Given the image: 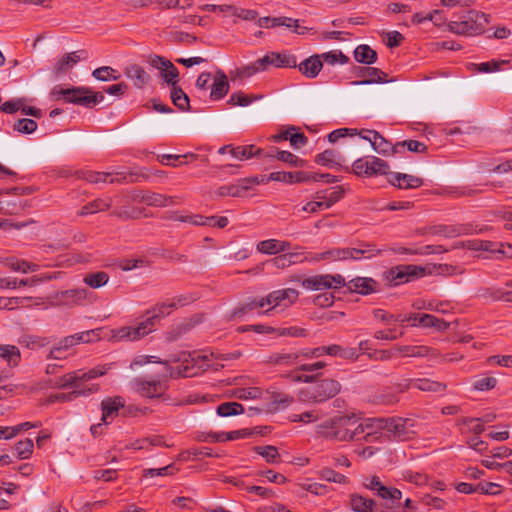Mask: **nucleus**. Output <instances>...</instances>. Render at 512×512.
I'll list each match as a JSON object with an SVG mask.
<instances>
[{"instance_id": "f257e3e1", "label": "nucleus", "mask_w": 512, "mask_h": 512, "mask_svg": "<svg viewBox=\"0 0 512 512\" xmlns=\"http://www.w3.org/2000/svg\"><path fill=\"white\" fill-rule=\"evenodd\" d=\"M207 360H209L208 355H200L196 352H181L177 356H171L170 359L164 361L156 356H145V362L164 365L167 376L174 379L180 377H193L196 376L200 370H208V364H200Z\"/></svg>"}, {"instance_id": "f03ea898", "label": "nucleus", "mask_w": 512, "mask_h": 512, "mask_svg": "<svg viewBox=\"0 0 512 512\" xmlns=\"http://www.w3.org/2000/svg\"><path fill=\"white\" fill-rule=\"evenodd\" d=\"M173 310L169 301L156 303L145 312V319L137 326H124L112 330V338L116 341H137L155 330L160 320Z\"/></svg>"}, {"instance_id": "7ed1b4c3", "label": "nucleus", "mask_w": 512, "mask_h": 512, "mask_svg": "<svg viewBox=\"0 0 512 512\" xmlns=\"http://www.w3.org/2000/svg\"><path fill=\"white\" fill-rule=\"evenodd\" d=\"M318 433L326 439L336 441L360 440L363 433L360 419L354 415H338L318 426Z\"/></svg>"}, {"instance_id": "20e7f679", "label": "nucleus", "mask_w": 512, "mask_h": 512, "mask_svg": "<svg viewBox=\"0 0 512 512\" xmlns=\"http://www.w3.org/2000/svg\"><path fill=\"white\" fill-rule=\"evenodd\" d=\"M447 28L451 33L464 36H474L484 33L485 26L490 22V15L477 11L468 10L462 15L454 14Z\"/></svg>"}, {"instance_id": "39448f33", "label": "nucleus", "mask_w": 512, "mask_h": 512, "mask_svg": "<svg viewBox=\"0 0 512 512\" xmlns=\"http://www.w3.org/2000/svg\"><path fill=\"white\" fill-rule=\"evenodd\" d=\"M373 427L384 428L386 431L401 441L410 439L415 430L413 420L401 417L381 418L371 422Z\"/></svg>"}, {"instance_id": "423d86ee", "label": "nucleus", "mask_w": 512, "mask_h": 512, "mask_svg": "<svg viewBox=\"0 0 512 512\" xmlns=\"http://www.w3.org/2000/svg\"><path fill=\"white\" fill-rule=\"evenodd\" d=\"M340 390L341 384L337 380L326 378L302 390L301 395L304 400L321 403L335 397Z\"/></svg>"}, {"instance_id": "0eeeda50", "label": "nucleus", "mask_w": 512, "mask_h": 512, "mask_svg": "<svg viewBox=\"0 0 512 512\" xmlns=\"http://www.w3.org/2000/svg\"><path fill=\"white\" fill-rule=\"evenodd\" d=\"M267 309L259 312V314L269 315L276 309L284 310L297 302L299 292L294 288H286L274 290L264 296Z\"/></svg>"}, {"instance_id": "6e6552de", "label": "nucleus", "mask_w": 512, "mask_h": 512, "mask_svg": "<svg viewBox=\"0 0 512 512\" xmlns=\"http://www.w3.org/2000/svg\"><path fill=\"white\" fill-rule=\"evenodd\" d=\"M424 273L425 269L421 266L412 264L397 265L384 272V279L391 286H398L413 281L423 276Z\"/></svg>"}, {"instance_id": "1a4fd4ad", "label": "nucleus", "mask_w": 512, "mask_h": 512, "mask_svg": "<svg viewBox=\"0 0 512 512\" xmlns=\"http://www.w3.org/2000/svg\"><path fill=\"white\" fill-rule=\"evenodd\" d=\"M106 372L105 366H97L89 371L76 370L59 377L55 382V386L61 389L78 387V383L103 376Z\"/></svg>"}, {"instance_id": "9d476101", "label": "nucleus", "mask_w": 512, "mask_h": 512, "mask_svg": "<svg viewBox=\"0 0 512 512\" xmlns=\"http://www.w3.org/2000/svg\"><path fill=\"white\" fill-rule=\"evenodd\" d=\"M362 485L365 489L372 491L375 496L392 504L402 498V492L398 488L386 486L377 475L366 477Z\"/></svg>"}, {"instance_id": "9b49d317", "label": "nucleus", "mask_w": 512, "mask_h": 512, "mask_svg": "<svg viewBox=\"0 0 512 512\" xmlns=\"http://www.w3.org/2000/svg\"><path fill=\"white\" fill-rule=\"evenodd\" d=\"M135 390L146 398H160L163 401L169 400V396L165 395L168 385L161 380H146L143 378L134 379Z\"/></svg>"}, {"instance_id": "f8f14e48", "label": "nucleus", "mask_w": 512, "mask_h": 512, "mask_svg": "<svg viewBox=\"0 0 512 512\" xmlns=\"http://www.w3.org/2000/svg\"><path fill=\"white\" fill-rule=\"evenodd\" d=\"M358 135L370 142L374 151L382 155L396 154L400 152V144H392L375 130L362 129Z\"/></svg>"}, {"instance_id": "ddd939ff", "label": "nucleus", "mask_w": 512, "mask_h": 512, "mask_svg": "<svg viewBox=\"0 0 512 512\" xmlns=\"http://www.w3.org/2000/svg\"><path fill=\"white\" fill-rule=\"evenodd\" d=\"M260 66L266 71L270 66L276 68H296V57L289 53L269 52L259 59Z\"/></svg>"}, {"instance_id": "4468645a", "label": "nucleus", "mask_w": 512, "mask_h": 512, "mask_svg": "<svg viewBox=\"0 0 512 512\" xmlns=\"http://www.w3.org/2000/svg\"><path fill=\"white\" fill-rule=\"evenodd\" d=\"M218 153L230 154L233 158L237 160H248L252 157H261L263 154V149L256 148L254 145H244V146H233L231 144L222 146Z\"/></svg>"}, {"instance_id": "2eb2a0df", "label": "nucleus", "mask_w": 512, "mask_h": 512, "mask_svg": "<svg viewBox=\"0 0 512 512\" xmlns=\"http://www.w3.org/2000/svg\"><path fill=\"white\" fill-rule=\"evenodd\" d=\"M356 75L363 80L353 81V85H366L372 83L388 82L387 74L375 67H357Z\"/></svg>"}, {"instance_id": "dca6fc26", "label": "nucleus", "mask_w": 512, "mask_h": 512, "mask_svg": "<svg viewBox=\"0 0 512 512\" xmlns=\"http://www.w3.org/2000/svg\"><path fill=\"white\" fill-rule=\"evenodd\" d=\"M139 199L146 205L153 207H167L176 205L178 203L177 197L175 196H167L164 194L151 191L142 192L141 195L139 196Z\"/></svg>"}, {"instance_id": "f3484780", "label": "nucleus", "mask_w": 512, "mask_h": 512, "mask_svg": "<svg viewBox=\"0 0 512 512\" xmlns=\"http://www.w3.org/2000/svg\"><path fill=\"white\" fill-rule=\"evenodd\" d=\"M266 307L264 297H249L244 303L237 306L230 314L227 315V320L231 321L236 317H242L253 310L263 309Z\"/></svg>"}, {"instance_id": "a211bd4d", "label": "nucleus", "mask_w": 512, "mask_h": 512, "mask_svg": "<svg viewBox=\"0 0 512 512\" xmlns=\"http://www.w3.org/2000/svg\"><path fill=\"white\" fill-rule=\"evenodd\" d=\"M413 326H421L424 328H434L436 331H446L450 324L444 319H440L431 314L415 313Z\"/></svg>"}, {"instance_id": "6ab92c4d", "label": "nucleus", "mask_w": 512, "mask_h": 512, "mask_svg": "<svg viewBox=\"0 0 512 512\" xmlns=\"http://www.w3.org/2000/svg\"><path fill=\"white\" fill-rule=\"evenodd\" d=\"M378 283L369 277H356L347 283L348 290L362 295H369L377 291Z\"/></svg>"}, {"instance_id": "aec40b11", "label": "nucleus", "mask_w": 512, "mask_h": 512, "mask_svg": "<svg viewBox=\"0 0 512 512\" xmlns=\"http://www.w3.org/2000/svg\"><path fill=\"white\" fill-rule=\"evenodd\" d=\"M349 507L353 512H377L375 500L359 493L349 495Z\"/></svg>"}, {"instance_id": "412c9836", "label": "nucleus", "mask_w": 512, "mask_h": 512, "mask_svg": "<svg viewBox=\"0 0 512 512\" xmlns=\"http://www.w3.org/2000/svg\"><path fill=\"white\" fill-rule=\"evenodd\" d=\"M299 71L306 78L313 79L316 78L323 68V62L321 61V56L319 54L312 55L301 63L297 64Z\"/></svg>"}, {"instance_id": "4be33fe9", "label": "nucleus", "mask_w": 512, "mask_h": 512, "mask_svg": "<svg viewBox=\"0 0 512 512\" xmlns=\"http://www.w3.org/2000/svg\"><path fill=\"white\" fill-rule=\"evenodd\" d=\"M85 54L84 50L64 54L53 66V73L56 76L65 74L71 67L78 63Z\"/></svg>"}, {"instance_id": "5701e85b", "label": "nucleus", "mask_w": 512, "mask_h": 512, "mask_svg": "<svg viewBox=\"0 0 512 512\" xmlns=\"http://www.w3.org/2000/svg\"><path fill=\"white\" fill-rule=\"evenodd\" d=\"M389 183L399 189H415L423 184V179L409 174L391 173Z\"/></svg>"}, {"instance_id": "b1692460", "label": "nucleus", "mask_w": 512, "mask_h": 512, "mask_svg": "<svg viewBox=\"0 0 512 512\" xmlns=\"http://www.w3.org/2000/svg\"><path fill=\"white\" fill-rule=\"evenodd\" d=\"M255 182V180H251L248 178H244L238 181L236 184H228L220 186L215 194L218 197H242L244 193L249 189V184Z\"/></svg>"}, {"instance_id": "393cba45", "label": "nucleus", "mask_w": 512, "mask_h": 512, "mask_svg": "<svg viewBox=\"0 0 512 512\" xmlns=\"http://www.w3.org/2000/svg\"><path fill=\"white\" fill-rule=\"evenodd\" d=\"M125 75L129 78L135 87L142 89L151 81L150 75L138 64H131L125 68Z\"/></svg>"}, {"instance_id": "a878e982", "label": "nucleus", "mask_w": 512, "mask_h": 512, "mask_svg": "<svg viewBox=\"0 0 512 512\" xmlns=\"http://www.w3.org/2000/svg\"><path fill=\"white\" fill-rule=\"evenodd\" d=\"M395 350L399 353H402L405 356L409 357H431L438 358L440 357V353L438 350L425 346V345H416V346H397Z\"/></svg>"}, {"instance_id": "bb28decb", "label": "nucleus", "mask_w": 512, "mask_h": 512, "mask_svg": "<svg viewBox=\"0 0 512 512\" xmlns=\"http://www.w3.org/2000/svg\"><path fill=\"white\" fill-rule=\"evenodd\" d=\"M229 81L227 75L222 70H217L214 76V82L211 85L210 97L213 100L224 98L229 92Z\"/></svg>"}, {"instance_id": "cd10ccee", "label": "nucleus", "mask_w": 512, "mask_h": 512, "mask_svg": "<svg viewBox=\"0 0 512 512\" xmlns=\"http://www.w3.org/2000/svg\"><path fill=\"white\" fill-rule=\"evenodd\" d=\"M269 21H272V27H276V26L294 27L295 32L297 34H304L305 30L307 29L305 27L300 28V26L298 24L299 21L297 19H292L289 17H275V18L261 17L258 19L257 24L259 27L269 28V25H268Z\"/></svg>"}, {"instance_id": "c85d7f7f", "label": "nucleus", "mask_w": 512, "mask_h": 512, "mask_svg": "<svg viewBox=\"0 0 512 512\" xmlns=\"http://www.w3.org/2000/svg\"><path fill=\"white\" fill-rule=\"evenodd\" d=\"M269 180L285 182V183H302L309 182V172H272L269 175Z\"/></svg>"}, {"instance_id": "c756f323", "label": "nucleus", "mask_w": 512, "mask_h": 512, "mask_svg": "<svg viewBox=\"0 0 512 512\" xmlns=\"http://www.w3.org/2000/svg\"><path fill=\"white\" fill-rule=\"evenodd\" d=\"M119 175V178H114L110 173L105 172H88L86 179L87 181L91 183H99V182H108V183H114V182H126V183H132L135 180L132 178V175H126L124 173H117Z\"/></svg>"}, {"instance_id": "7c9ffc66", "label": "nucleus", "mask_w": 512, "mask_h": 512, "mask_svg": "<svg viewBox=\"0 0 512 512\" xmlns=\"http://www.w3.org/2000/svg\"><path fill=\"white\" fill-rule=\"evenodd\" d=\"M291 244L286 241H280L277 239H268L260 241L257 244V250L263 254H277L290 250Z\"/></svg>"}, {"instance_id": "2f4dec72", "label": "nucleus", "mask_w": 512, "mask_h": 512, "mask_svg": "<svg viewBox=\"0 0 512 512\" xmlns=\"http://www.w3.org/2000/svg\"><path fill=\"white\" fill-rule=\"evenodd\" d=\"M276 155L273 152L265 153L263 151L262 158H276L279 161L287 163L292 167H304L306 165V161L304 159L299 158L298 156L292 154L289 151H279L275 149Z\"/></svg>"}, {"instance_id": "473e14b6", "label": "nucleus", "mask_w": 512, "mask_h": 512, "mask_svg": "<svg viewBox=\"0 0 512 512\" xmlns=\"http://www.w3.org/2000/svg\"><path fill=\"white\" fill-rule=\"evenodd\" d=\"M0 359L6 362L9 367H17L21 361L19 348L15 345H0Z\"/></svg>"}, {"instance_id": "72a5a7b5", "label": "nucleus", "mask_w": 512, "mask_h": 512, "mask_svg": "<svg viewBox=\"0 0 512 512\" xmlns=\"http://www.w3.org/2000/svg\"><path fill=\"white\" fill-rule=\"evenodd\" d=\"M383 251L386 249H377L372 243H362L359 248H350L351 260L370 259L380 255Z\"/></svg>"}, {"instance_id": "f704fd0d", "label": "nucleus", "mask_w": 512, "mask_h": 512, "mask_svg": "<svg viewBox=\"0 0 512 512\" xmlns=\"http://www.w3.org/2000/svg\"><path fill=\"white\" fill-rule=\"evenodd\" d=\"M94 330L84 331L64 337L59 341L60 349L67 351L69 348L79 344L91 342V336L94 335Z\"/></svg>"}, {"instance_id": "c9c22d12", "label": "nucleus", "mask_w": 512, "mask_h": 512, "mask_svg": "<svg viewBox=\"0 0 512 512\" xmlns=\"http://www.w3.org/2000/svg\"><path fill=\"white\" fill-rule=\"evenodd\" d=\"M378 418H368L364 422H361V426L363 427V435L360 437V440L363 439L365 442L373 443L381 441L383 434L382 431L384 428H376L371 424L372 421L377 420Z\"/></svg>"}, {"instance_id": "e433bc0d", "label": "nucleus", "mask_w": 512, "mask_h": 512, "mask_svg": "<svg viewBox=\"0 0 512 512\" xmlns=\"http://www.w3.org/2000/svg\"><path fill=\"white\" fill-rule=\"evenodd\" d=\"M124 406V400L120 396L107 398L101 402L102 422L106 423L109 417L117 414L118 410Z\"/></svg>"}, {"instance_id": "4c0bfd02", "label": "nucleus", "mask_w": 512, "mask_h": 512, "mask_svg": "<svg viewBox=\"0 0 512 512\" xmlns=\"http://www.w3.org/2000/svg\"><path fill=\"white\" fill-rule=\"evenodd\" d=\"M367 166L364 171L365 176H375V175H389V164L378 158V157H370L367 158Z\"/></svg>"}, {"instance_id": "58836bf2", "label": "nucleus", "mask_w": 512, "mask_h": 512, "mask_svg": "<svg viewBox=\"0 0 512 512\" xmlns=\"http://www.w3.org/2000/svg\"><path fill=\"white\" fill-rule=\"evenodd\" d=\"M326 355L339 357L346 360H356L359 357V353L356 347H343L338 344L327 346Z\"/></svg>"}, {"instance_id": "ea45409f", "label": "nucleus", "mask_w": 512, "mask_h": 512, "mask_svg": "<svg viewBox=\"0 0 512 512\" xmlns=\"http://www.w3.org/2000/svg\"><path fill=\"white\" fill-rule=\"evenodd\" d=\"M328 274H320L314 275L308 278H305L301 281V285L303 288L307 290H325L331 289V284L329 282Z\"/></svg>"}, {"instance_id": "a19ab883", "label": "nucleus", "mask_w": 512, "mask_h": 512, "mask_svg": "<svg viewBox=\"0 0 512 512\" xmlns=\"http://www.w3.org/2000/svg\"><path fill=\"white\" fill-rule=\"evenodd\" d=\"M294 398L285 393L273 392L271 394V401L268 404L266 410L268 412H276L281 409L287 408L290 404H292Z\"/></svg>"}, {"instance_id": "79ce46f5", "label": "nucleus", "mask_w": 512, "mask_h": 512, "mask_svg": "<svg viewBox=\"0 0 512 512\" xmlns=\"http://www.w3.org/2000/svg\"><path fill=\"white\" fill-rule=\"evenodd\" d=\"M341 156L333 149H326L315 156V162L327 167H340Z\"/></svg>"}, {"instance_id": "37998d69", "label": "nucleus", "mask_w": 512, "mask_h": 512, "mask_svg": "<svg viewBox=\"0 0 512 512\" xmlns=\"http://www.w3.org/2000/svg\"><path fill=\"white\" fill-rule=\"evenodd\" d=\"M354 58L363 64H373L377 61V52L368 45H359L354 50Z\"/></svg>"}, {"instance_id": "c03bdc74", "label": "nucleus", "mask_w": 512, "mask_h": 512, "mask_svg": "<svg viewBox=\"0 0 512 512\" xmlns=\"http://www.w3.org/2000/svg\"><path fill=\"white\" fill-rule=\"evenodd\" d=\"M111 199H95L84 205L78 212L79 216L94 214L97 212L105 211L111 207Z\"/></svg>"}, {"instance_id": "a18cd8bd", "label": "nucleus", "mask_w": 512, "mask_h": 512, "mask_svg": "<svg viewBox=\"0 0 512 512\" xmlns=\"http://www.w3.org/2000/svg\"><path fill=\"white\" fill-rule=\"evenodd\" d=\"M18 343L28 349H38L48 345L50 342L46 337L38 335L23 334L19 337Z\"/></svg>"}, {"instance_id": "49530a36", "label": "nucleus", "mask_w": 512, "mask_h": 512, "mask_svg": "<svg viewBox=\"0 0 512 512\" xmlns=\"http://www.w3.org/2000/svg\"><path fill=\"white\" fill-rule=\"evenodd\" d=\"M104 100V95L102 92H92L88 94H81L80 97L72 100L73 104L81 105L86 108H92L96 104L102 102Z\"/></svg>"}, {"instance_id": "de8ad7c7", "label": "nucleus", "mask_w": 512, "mask_h": 512, "mask_svg": "<svg viewBox=\"0 0 512 512\" xmlns=\"http://www.w3.org/2000/svg\"><path fill=\"white\" fill-rule=\"evenodd\" d=\"M171 100L173 104L181 111L190 110V101L187 94L178 86L171 89Z\"/></svg>"}, {"instance_id": "09e8293b", "label": "nucleus", "mask_w": 512, "mask_h": 512, "mask_svg": "<svg viewBox=\"0 0 512 512\" xmlns=\"http://www.w3.org/2000/svg\"><path fill=\"white\" fill-rule=\"evenodd\" d=\"M300 357L301 354L296 352L275 353L270 356L269 362L275 365H293L298 362Z\"/></svg>"}, {"instance_id": "8fccbe9b", "label": "nucleus", "mask_w": 512, "mask_h": 512, "mask_svg": "<svg viewBox=\"0 0 512 512\" xmlns=\"http://www.w3.org/2000/svg\"><path fill=\"white\" fill-rule=\"evenodd\" d=\"M253 450L263 458H265L266 462L274 464L280 461V454L278 449L272 445L266 446H255Z\"/></svg>"}, {"instance_id": "3c124183", "label": "nucleus", "mask_w": 512, "mask_h": 512, "mask_svg": "<svg viewBox=\"0 0 512 512\" xmlns=\"http://www.w3.org/2000/svg\"><path fill=\"white\" fill-rule=\"evenodd\" d=\"M414 387L425 392H443L446 385L430 379H414Z\"/></svg>"}, {"instance_id": "603ef678", "label": "nucleus", "mask_w": 512, "mask_h": 512, "mask_svg": "<svg viewBox=\"0 0 512 512\" xmlns=\"http://www.w3.org/2000/svg\"><path fill=\"white\" fill-rule=\"evenodd\" d=\"M109 275L104 271L87 274L83 281L91 288L97 289L107 284Z\"/></svg>"}, {"instance_id": "864d4df0", "label": "nucleus", "mask_w": 512, "mask_h": 512, "mask_svg": "<svg viewBox=\"0 0 512 512\" xmlns=\"http://www.w3.org/2000/svg\"><path fill=\"white\" fill-rule=\"evenodd\" d=\"M244 407L238 402H224L217 407V414L222 417L242 414Z\"/></svg>"}, {"instance_id": "5fc2aeb1", "label": "nucleus", "mask_w": 512, "mask_h": 512, "mask_svg": "<svg viewBox=\"0 0 512 512\" xmlns=\"http://www.w3.org/2000/svg\"><path fill=\"white\" fill-rule=\"evenodd\" d=\"M319 476L321 479L326 480L328 482L338 483V484H348L349 479L341 474L333 470L332 468L325 467L319 471Z\"/></svg>"}, {"instance_id": "6e6d98bb", "label": "nucleus", "mask_w": 512, "mask_h": 512, "mask_svg": "<svg viewBox=\"0 0 512 512\" xmlns=\"http://www.w3.org/2000/svg\"><path fill=\"white\" fill-rule=\"evenodd\" d=\"M87 298L86 289H71L62 292V299L67 304H80Z\"/></svg>"}, {"instance_id": "4d7b16f0", "label": "nucleus", "mask_w": 512, "mask_h": 512, "mask_svg": "<svg viewBox=\"0 0 512 512\" xmlns=\"http://www.w3.org/2000/svg\"><path fill=\"white\" fill-rule=\"evenodd\" d=\"M426 233L431 235H441L446 238H452L459 235V229L449 225H435L426 230Z\"/></svg>"}, {"instance_id": "13d9d810", "label": "nucleus", "mask_w": 512, "mask_h": 512, "mask_svg": "<svg viewBox=\"0 0 512 512\" xmlns=\"http://www.w3.org/2000/svg\"><path fill=\"white\" fill-rule=\"evenodd\" d=\"M261 96L253 95V94H245L242 91L234 92L230 95V99L228 103L232 105H239V106H248L253 101L260 99Z\"/></svg>"}, {"instance_id": "bf43d9fd", "label": "nucleus", "mask_w": 512, "mask_h": 512, "mask_svg": "<svg viewBox=\"0 0 512 512\" xmlns=\"http://www.w3.org/2000/svg\"><path fill=\"white\" fill-rule=\"evenodd\" d=\"M38 125L33 119L22 118L13 124V130L22 134H31L36 131Z\"/></svg>"}, {"instance_id": "052dcab7", "label": "nucleus", "mask_w": 512, "mask_h": 512, "mask_svg": "<svg viewBox=\"0 0 512 512\" xmlns=\"http://www.w3.org/2000/svg\"><path fill=\"white\" fill-rule=\"evenodd\" d=\"M33 441L30 438L21 440L15 444L17 457L21 460L28 459L33 452Z\"/></svg>"}, {"instance_id": "680f3d73", "label": "nucleus", "mask_w": 512, "mask_h": 512, "mask_svg": "<svg viewBox=\"0 0 512 512\" xmlns=\"http://www.w3.org/2000/svg\"><path fill=\"white\" fill-rule=\"evenodd\" d=\"M319 55L321 56L322 62L324 61L330 65H334L337 62L341 64H347L349 62V57L343 54L340 50L329 51Z\"/></svg>"}, {"instance_id": "e2e57ef3", "label": "nucleus", "mask_w": 512, "mask_h": 512, "mask_svg": "<svg viewBox=\"0 0 512 512\" xmlns=\"http://www.w3.org/2000/svg\"><path fill=\"white\" fill-rule=\"evenodd\" d=\"M30 297H0V309L14 310L20 306H25V302L30 301Z\"/></svg>"}, {"instance_id": "0e129e2a", "label": "nucleus", "mask_w": 512, "mask_h": 512, "mask_svg": "<svg viewBox=\"0 0 512 512\" xmlns=\"http://www.w3.org/2000/svg\"><path fill=\"white\" fill-rule=\"evenodd\" d=\"M345 194L344 189L341 186H337L334 191L325 196H317V199H321L324 208L328 209L336 202L341 200Z\"/></svg>"}, {"instance_id": "69168bd1", "label": "nucleus", "mask_w": 512, "mask_h": 512, "mask_svg": "<svg viewBox=\"0 0 512 512\" xmlns=\"http://www.w3.org/2000/svg\"><path fill=\"white\" fill-rule=\"evenodd\" d=\"M117 71L109 66H103L95 69L92 72V76L100 81H108L110 79L117 80L120 75L116 74Z\"/></svg>"}, {"instance_id": "338daca9", "label": "nucleus", "mask_w": 512, "mask_h": 512, "mask_svg": "<svg viewBox=\"0 0 512 512\" xmlns=\"http://www.w3.org/2000/svg\"><path fill=\"white\" fill-rule=\"evenodd\" d=\"M162 77L165 80V82L170 85L172 88L178 87V77L179 72L178 69L173 65V63L170 61V63L167 65V68H165L162 71Z\"/></svg>"}, {"instance_id": "774afa93", "label": "nucleus", "mask_w": 512, "mask_h": 512, "mask_svg": "<svg viewBox=\"0 0 512 512\" xmlns=\"http://www.w3.org/2000/svg\"><path fill=\"white\" fill-rule=\"evenodd\" d=\"M258 63L259 59L249 65L241 67L237 70L236 76L239 78H249L257 72L264 71L263 66H260Z\"/></svg>"}]
</instances>
